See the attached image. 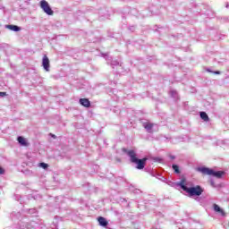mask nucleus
<instances>
[{"label":"nucleus","mask_w":229,"mask_h":229,"mask_svg":"<svg viewBox=\"0 0 229 229\" xmlns=\"http://www.w3.org/2000/svg\"><path fill=\"white\" fill-rule=\"evenodd\" d=\"M213 74H221V72L220 71H215V72H213Z\"/></svg>","instance_id":"4be33fe9"},{"label":"nucleus","mask_w":229,"mask_h":229,"mask_svg":"<svg viewBox=\"0 0 229 229\" xmlns=\"http://www.w3.org/2000/svg\"><path fill=\"white\" fill-rule=\"evenodd\" d=\"M170 96L174 99H178V92L174 89L170 90Z\"/></svg>","instance_id":"ddd939ff"},{"label":"nucleus","mask_w":229,"mask_h":229,"mask_svg":"<svg viewBox=\"0 0 229 229\" xmlns=\"http://www.w3.org/2000/svg\"><path fill=\"white\" fill-rule=\"evenodd\" d=\"M98 221L100 226H103L104 228H106V226H108V221H106V218H105L103 216H98Z\"/></svg>","instance_id":"1a4fd4ad"},{"label":"nucleus","mask_w":229,"mask_h":229,"mask_svg":"<svg viewBox=\"0 0 229 229\" xmlns=\"http://www.w3.org/2000/svg\"><path fill=\"white\" fill-rule=\"evenodd\" d=\"M226 8H229V4H226Z\"/></svg>","instance_id":"a878e982"},{"label":"nucleus","mask_w":229,"mask_h":229,"mask_svg":"<svg viewBox=\"0 0 229 229\" xmlns=\"http://www.w3.org/2000/svg\"><path fill=\"white\" fill-rule=\"evenodd\" d=\"M172 160H174V156H171Z\"/></svg>","instance_id":"393cba45"},{"label":"nucleus","mask_w":229,"mask_h":229,"mask_svg":"<svg viewBox=\"0 0 229 229\" xmlns=\"http://www.w3.org/2000/svg\"><path fill=\"white\" fill-rule=\"evenodd\" d=\"M30 214H37V209L36 208H31L29 209Z\"/></svg>","instance_id":"a211bd4d"},{"label":"nucleus","mask_w":229,"mask_h":229,"mask_svg":"<svg viewBox=\"0 0 229 229\" xmlns=\"http://www.w3.org/2000/svg\"><path fill=\"white\" fill-rule=\"evenodd\" d=\"M200 118L203 121H208V114L206 112H200Z\"/></svg>","instance_id":"4468645a"},{"label":"nucleus","mask_w":229,"mask_h":229,"mask_svg":"<svg viewBox=\"0 0 229 229\" xmlns=\"http://www.w3.org/2000/svg\"><path fill=\"white\" fill-rule=\"evenodd\" d=\"M172 168L174 169V173H176L177 174H179L180 173V167L177 165H173Z\"/></svg>","instance_id":"2eb2a0df"},{"label":"nucleus","mask_w":229,"mask_h":229,"mask_svg":"<svg viewBox=\"0 0 229 229\" xmlns=\"http://www.w3.org/2000/svg\"><path fill=\"white\" fill-rule=\"evenodd\" d=\"M210 184H211V187H214V188L217 187V185H216V182H214L213 180L210 181Z\"/></svg>","instance_id":"6ab92c4d"},{"label":"nucleus","mask_w":229,"mask_h":229,"mask_svg":"<svg viewBox=\"0 0 229 229\" xmlns=\"http://www.w3.org/2000/svg\"><path fill=\"white\" fill-rule=\"evenodd\" d=\"M52 137H54V139H55L56 136H55V135H52Z\"/></svg>","instance_id":"bb28decb"},{"label":"nucleus","mask_w":229,"mask_h":229,"mask_svg":"<svg viewBox=\"0 0 229 229\" xmlns=\"http://www.w3.org/2000/svg\"><path fill=\"white\" fill-rule=\"evenodd\" d=\"M129 30H130L131 31H135V27L131 26V27L129 28Z\"/></svg>","instance_id":"412c9836"},{"label":"nucleus","mask_w":229,"mask_h":229,"mask_svg":"<svg viewBox=\"0 0 229 229\" xmlns=\"http://www.w3.org/2000/svg\"><path fill=\"white\" fill-rule=\"evenodd\" d=\"M80 105L85 106L86 108H90V100L89 98H81L79 100Z\"/></svg>","instance_id":"0eeeda50"},{"label":"nucleus","mask_w":229,"mask_h":229,"mask_svg":"<svg viewBox=\"0 0 229 229\" xmlns=\"http://www.w3.org/2000/svg\"><path fill=\"white\" fill-rule=\"evenodd\" d=\"M42 67L47 71V72H49V68L51 67V64H49V58L47 55H44L42 59Z\"/></svg>","instance_id":"423d86ee"},{"label":"nucleus","mask_w":229,"mask_h":229,"mask_svg":"<svg viewBox=\"0 0 229 229\" xmlns=\"http://www.w3.org/2000/svg\"><path fill=\"white\" fill-rule=\"evenodd\" d=\"M177 186L184 191V192H187L190 198H192V196H201V194H203V189L199 185L187 187L185 178H182L179 182H177Z\"/></svg>","instance_id":"f257e3e1"},{"label":"nucleus","mask_w":229,"mask_h":229,"mask_svg":"<svg viewBox=\"0 0 229 229\" xmlns=\"http://www.w3.org/2000/svg\"><path fill=\"white\" fill-rule=\"evenodd\" d=\"M25 228H26V229H31V228H33V229H38V225L37 222L31 221L30 224H27V225H25Z\"/></svg>","instance_id":"9d476101"},{"label":"nucleus","mask_w":229,"mask_h":229,"mask_svg":"<svg viewBox=\"0 0 229 229\" xmlns=\"http://www.w3.org/2000/svg\"><path fill=\"white\" fill-rule=\"evenodd\" d=\"M123 153H127L131 162L132 164H136V169H144L146 167V162L148 161V158L144 157L142 159H140L137 157V153H135V150H128L126 148H123Z\"/></svg>","instance_id":"f03ea898"},{"label":"nucleus","mask_w":229,"mask_h":229,"mask_svg":"<svg viewBox=\"0 0 229 229\" xmlns=\"http://www.w3.org/2000/svg\"><path fill=\"white\" fill-rule=\"evenodd\" d=\"M0 96H6L5 92H0Z\"/></svg>","instance_id":"5701e85b"},{"label":"nucleus","mask_w":229,"mask_h":229,"mask_svg":"<svg viewBox=\"0 0 229 229\" xmlns=\"http://www.w3.org/2000/svg\"><path fill=\"white\" fill-rule=\"evenodd\" d=\"M0 174H4V168L0 166Z\"/></svg>","instance_id":"aec40b11"},{"label":"nucleus","mask_w":229,"mask_h":229,"mask_svg":"<svg viewBox=\"0 0 229 229\" xmlns=\"http://www.w3.org/2000/svg\"><path fill=\"white\" fill-rule=\"evenodd\" d=\"M17 140H18V142H19V144H20L21 146H28V141H27L26 139H25L24 137H22V136H19V137L17 138Z\"/></svg>","instance_id":"9b49d317"},{"label":"nucleus","mask_w":229,"mask_h":229,"mask_svg":"<svg viewBox=\"0 0 229 229\" xmlns=\"http://www.w3.org/2000/svg\"><path fill=\"white\" fill-rule=\"evenodd\" d=\"M5 28H7V30H11V31H19L21 30V27L17 25H6Z\"/></svg>","instance_id":"f8f14e48"},{"label":"nucleus","mask_w":229,"mask_h":229,"mask_svg":"<svg viewBox=\"0 0 229 229\" xmlns=\"http://www.w3.org/2000/svg\"><path fill=\"white\" fill-rule=\"evenodd\" d=\"M141 123L143 128L148 131V133H153V126L152 123L148 122L147 120H141Z\"/></svg>","instance_id":"39448f33"},{"label":"nucleus","mask_w":229,"mask_h":229,"mask_svg":"<svg viewBox=\"0 0 229 229\" xmlns=\"http://www.w3.org/2000/svg\"><path fill=\"white\" fill-rule=\"evenodd\" d=\"M207 72H212L210 69H207Z\"/></svg>","instance_id":"b1692460"},{"label":"nucleus","mask_w":229,"mask_h":229,"mask_svg":"<svg viewBox=\"0 0 229 229\" xmlns=\"http://www.w3.org/2000/svg\"><path fill=\"white\" fill-rule=\"evenodd\" d=\"M39 167H42L43 169H47V167H49V165L46 163H40Z\"/></svg>","instance_id":"dca6fc26"},{"label":"nucleus","mask_w":229,"mask_h":229,"mask_svg":"<svg viewBox=\"0 0 229 229\" xmlns=\"http://www.w3.org/2000/svg\"><path fill=\"white\" fill-rule=\"evenodd\" d=\"M111 65L113 66V67H115V65H119V62L118 61H111Z\"/></svg>","instance_id":"f3484780"},{"label":"nucleus","mask_w":229,"mask_h":229,"mask_svg":"<svg viewBox=\"0 0 229 229\" xmlns=\"http://www.w3.org/2000/svg\"><path fill=\"white\" fill-rule=\"evenodd\" d=\"M197 171H199V173H202V174H207L208 176H215V178L218 179L223 178V176L226 174L225 171H215L214 169L205 166L198 167Z\"/></svg>","instance_id":"7ed1b4c3"},{"label":"nucleus","mask_w":229,"mask_h":229,"mask_svg":"<svg viewBox=\"0 0 229 229\" xmlns=\"http://www.w3.org/2000/svg\"><path fill=\"white\" fill-rule=\"evenodd\" d=\"M40 8L45 13H47V15H53L55 13L53 9H51V6L49 5V3H47V1L46 0L40 1Z\"/></svg>","instance_id":"20e7f679"},{"label":"nucleus","mask_w":229,"mask_h":229,"mask_svg":"<svg viewBox=\"0 0 229 229\" xmlns=\"http://www.w3.org/2000/svg\"><path fill=\"white\" fill-rule=\"evenodd\" d=\"M213 208H214V210H215L217 214H221V216H223L224 217L226 216V214L225 213V210H223V208H221V207H219V205L214 204V205H213Z\"/></svg>","instance_id":"6e6552de"}]
</instances>
